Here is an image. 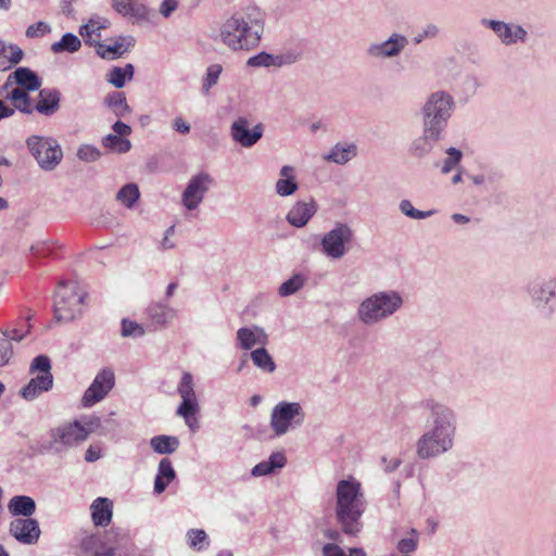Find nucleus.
Returning <instances> with one entry per match:
<instances>
[{
  "instance_id": "nucleus-1",
  "label": "nucleus",
  "mask_w": 556,
  "mask_h": 556,
  "mask_svg": "<svg viewBox=\"0 0 556 556\" xmlns=\"http://www.w3.org/2000/svg\"><path fill=\"white\" fill-rule=\"evenodd\" d=\"M419 407L428 413L429 426L416 442L417 456L430 459L451 451L457 431L454 409L432 397L422 400Z\"/></svg>"
},
{
  "instance_id": "nucleus-2",
  "label": "nucleus",
  "mask_w": 556,
  "mask_h": 556,
  "mask_svg": "<svg viewBox=\"0 0 556 556\" xmlns=\"http://www.w3.org/2000/svg\"><path fill=\"white\" fill-rule=\"evenodd\" d=\"M266 17V12L255 3L235 11L220 24V42L232 52L256 49L264 35Z\"/></svg>"
},
{
  "instance_id": "nucleus-3",
  "label": "nucleus",
  "mask_w": 556,
  "mask_h": 556,
  "mask_svg": "<svg viewBox=\"0 0 556 556\" xmlns=\"http://www.w3.org/2000/svg\"><path fill=\"white\" fill-rule=\"evenodd\" d=\"M336 497V516L342 531L348 535H357L363 528L361 518L366 509L361 483L353 478L340 480Z\"/></svg>"
},
{
  "instance_id": "nucleus-4",
  "label": "nucleus",
  "mask_w": 556,
  "mask_h": 556,
  "mask_svg": "<svg viewBox=\"0 0 556 556\" xmlns=\"http://www.w3.org/2000/svg\"><path fill=\"white\" fill-rule=\"evenodd\" d=\"M403 304L404 299L399 291L375 292L361 302L357 307V318L366 326L377 325L392 317Z\"/></svg>"
},
{
  "instance_id": "nucleus-5",
  "label": "nucleus",
  "mask_w": 556,
  "mask_h": 556,
  "mask_svg": "<svg viewBox=\"0 0 556 556\" xmlns=\"http://www.w3.org/2000/svg\"><path fill=\"white\" fill-rule=\"evenodd\" d=\"M454 111L453 97L446 91H435L426 100L422 109V128L443 136Z\"/></svg>"
},
{
  "instance_id": "nucleus-6",
  "label": "nucleus",
  "mask_w": 556,
  "mask_h": 556,
  "mask_svg": "<svg viewBox=\"0 0 556 556\" xmlns=\"http://www.w3.org/2000/svg\"><path fill=\"white\" fill-rule=\"evenodd\" d=\"M85 441L86 432L77 421L64 422L49 430L47 439L40 444V452L63 456Z\"/></svg>"
},
{
  "instance_id": "nucleus-7",
  "label": "nucleus",
  "mask_w": 556,
  "mask_h": 556,
  "mask_svg": "<svg viewBox=\"0 0 556 556\" xmlns=\"http://www.w3.org/2000/svg\"><path fill=\"white\" fill-rule=\"evenodd\" d=\"M90 556H139L130 539L119 530L111 529L103 539L90 536L84 541Z\"/></svg>"
},
{
  "instance_id": "nucleus-8",
  "label": "nucleus",
  "mask_w": 556,
  "mask_h": 556,
  "mask_svg": "<svg viewBox=\"0 0 556 556\" xmlns=\"http://www.w3.org/2000/svg\"><path fill=\"white\" fill-rule=\"evenodd\" d=\"M194 388L193 376L189 372H184L176 389L180 397V403L176 408V415L184 419L186 426L192 433L200 430L201 417V405Z\"/></svg>"
},
{
  "instance_id": "nucleus-9",
  "label": "nucleus",
  "mask_w": 556,
  "mask_h": 556,
  "mask_svg": "<svg viewBox=\"0 0 556 556\" xmlns=\"http://www.w3.org/2000/svg\"><path fill=\"white\" fill-rule=\"evenodd\" d=\"M215 186L214 177L206 172H199L190 177L180 199L188 220L198 218L201 203Z\"/></svg>"
},
{
  "instance_id": "nucleus-10",
  "label": "nucleus",
  "mask_w": 556,
  "mask_h": 556,
  "mask_svg": "<svg viewBox=\"0 0 556 556\" xmlns=\"http://www.w3.org/2000/svg\"><path fill=\"white\" fill-rule=\"evenodd\" d=\"M85 295L76 282H61L54 298V317L59 321H71L80 316Z\"/></svg>"
},
{
  "instance_id": "nucleus-11",
  "label": "nucleus",
  "mask_w": 556,
  "mask_h": 556,
  "mask_svg": "<svg viewBox=\"0 0 556 556\" xmlns=\"http://www.w3.org/2000/svg\"><path fill=\"white\" fill-rule=\"evenodd\" d=\"M526 292L536 312L551 317L556 311V274L529 281Z\"/></svg>"
},
{
  "instance_id": "nucleus-12",
  "label": "nucleus",
  "mask_w": 556,
  "mask_h": 556,
  "mask_svg": "<svg viewBox=\"0 0 556 556\" xmlns=\"http://www.w3.org/2000/svg\"><path fill=\"white\" fill-rule=\"evenodd\" d=\"M26 146L42 170L51 172L62 162L63 151L52 137L30 136Z\"/></svg>"
},
{
  "instance_id": "nucleus-13",
  "label": "nucleus",
  "mask_w": 556,
  "mask_h": 556,
  "mask_svg": "<svg viewBox=\"0 0 556 556\" xmlns=\"http://www.w3.org/2000/svg\"><path fill=\"white\" fill-rule=\"evenodd\" d=\"M29 372L38 375L20 391L21 396L26 401H34L42 393L48 392L53 387V376L51 374V362L46 355L36 356L29 367Z\"/></svg>"
},
{
  "instance_id": "nucleus-14",
  "label": "nucleus",
  "mask_w": 556,
  "mask_h": 556,
  "mask_svg": "<svg viewBox=\"0 0 556 556\" xmlns=\"http://www.w3.org/2000/svg\"><path fill=\"white\" fill-rule=\"evenodd\" d=\"M305 419V413L299 402L281 401L270 413V428L277 437L286 434L291 429L300 427Z\"/></svg>"
},
{
  "instance_id": "nucleus-15",
  "label": "nucleus",
  "mask_w": 556,
  "mask_h": 556,
  "mask_svg": "<svg viewBox=\"0 0 556 556\" xmlns=\"http://www.w3.org/2000/svg\"><path fill=\"white\" fill-rule=\"evenodd\" d=\"M408 38L400 33H392L383 41L370 42L365 49V55L370 61H383L399 58L406 49Z\"/></svg>"
},
{
  "instance_id": "nucleus-16",
  "label": "nucleus",
  "mask_w": 556,
  "mask_h": 556,
  "mask_svg": "<svg viewBox=\"0 0 556 556\" xmlns=\"http://www.w3.org/2000/svg\"><path fill=\"white\" fill-rule=\"evenodd\" d=\"M353 239V230L346 224H337L333 229L326 232L321 239V251L323 253L332 258H342L348 249L346 243H350Z\"/></svg>"
},
{
  "instance_id": "nucleus-17",
  "label": "nucleus",
  "mask_w": 556,
  "mask_h": 556,
  "mask_svg": "<svg viewBox=\"0 0 556 556\" xmlns=\"http://www.w3.org/2000/svg\"><path fill=\"white\" fill-rule=\"evenodd\" d=\"M115 375L111 368L101 369L94 377L91 384L84 392L81 406L89 408L101 402L114 388Z\"/></svg>"
},
{
  "instance_id": "nucleus-18",
  "label": "nucleus",
  "mask_w": 556,
  "mask_h": 556,
  "mask_svg": "<svg viewBox=\"0 0 556 556\" xmlns=\"http://www.w3.org/2000/svg\"><path fill=\"white\" fill-rule=\"evenodd\" d=\"M480 23L482 26L491 29L504 46L523 43L528 39V31L519 24L485 17Z\"/></svg>"
},
{
  "instance_id": "nucleus-19",
  "label": "nucleus",
  "mask_w": 556,
  "mask_h": 556,
  "mask_svg": "<svg viewBox=\"0 0 556 556\" xmlns=\"http://www.w3.org/2000/svg\"><path fill=\"white\" fill-rule=\"evenodd\" d=\"M174 292V282L168 283L166 288V298L154 301L147 307L148 328L150 330H161L167 327L173 318V308L169 296Z\"/></svg>"
},
{
  "instance_id": "nucleus-20",
  "label": "nucleus",
  "mask_w": 556,
  "mask_h": 556,
  "mask_svg": "<svg viewBox=\"0 0 556 556\" xmlns=\"http://www.w3.org/2000/svg\"><path fill=\"white\" fill-rule=\"evenodd\" d=\"M249 126L250 123L245 117H239L230 127L232 140L243 148L253 147L263 136L262 124H257L252 129H250Z\"/></svg>"
},
{
  "instance_id": "nucleus-21",
  "label": "nucleus",
  "mask_w": 556,
  "mask_h": 556,
  "mask_svg": "<svg viewBox=\"0 0 556 556\" xmlns=\"http://www.w3.org/2000/svg\"><path fill=\"white\" fill-rule=\"evenodd\" d=\"M9 530L13 538L26 545L37 543L40 536L39 523L31 518H16L12 520Z\"/></svg>"
},
{
  "instance_id": "nucleus-22",
  "label": "nucleus",
  "mask_w": 556,
  "mask_h": 556,
  "mask_svg": "<svg viewBox=\"0 0 556 556\" xmlns=\"http://www.w3.org/2000/svg\"><path fill=\"white\" fill-rule=\"evenodd\" d=\"M13 86L27 91H36L40 88L41 81L38 75L30 68L17 67L7 77L2 90H8Z\"/></svg>"
},
{
  "instance_id": "nucleus-23",
  "label": "nucleus",
  "mask_w": 556,
  "mask_h": 556,
  "mask_svg": "<svg viewBox=\"0 0 556 556\" xmlns=\"http://www.w3.org/2000/svg\"><path fill=\"white\" fill-rule=\"evenodd\" d=\"M237 346L241 350L249 351L255 345L265 346L268 341V334L262 327H242L236 333Z\"/></svg>"
},
{
  "instance_id": "nucleus-24",
  "label": "nucleus",
  "mask_w": 556,
  "mask_h": 556,
  "mask_svg": "<svg viewBox=\"0 0 556 556\" xmlns=\"http://www.w3.org/2000/svg\"><path fill=\"white\" fill-rule=\"evenodd\" d=\"M317 212V203L314 199L296 202L288 212L287 220L290 225L302 228Z\"/></svg>"
},
{
  "instance_id": "nucleus-25",
  "label": "nucleus",
  "mask_w": 556,
  "mask_h": 556,
  "mask_svg": "<svg viewBox=\"0 0 556 556\" xmlns=\"http://www.w3.org/2000/svg\"><path fill=\"white\" fill-rule=\"evenodd\" d=\"M443 136L432 132L428 128H422V135L413 140L409 146V154L414 157H425L433 149L434 144L442 139Z\"/></svg>"
},
{
  "instance_id": "nucleus-26",
  "label": "nucleus",
  "mask_w": 556,
  "mask_h": 556,
  "mask_svg": "<svg viewBox=\"0 0 556 556\" xmlns=\"http://www.w3.org/2000/svg\"><path fill=\"white\" fill-rule=\"evenodd\" d=\"M60 100L61 92L58 89H41L35 109L42 115L51 116L59 110Z\"/></svg>"
},
{
  "instance_id": "nucleus-27",
  "label": "nucleus",
  "mask_w": 556,
  "mask_h": 556,
  "mask_svg": "<svg viewBox=\"0 0 556 556\" xmlns=\"http://www.w3.org/2000/svg\"><path fill=\"white\" fill-rule=\"evenodd\" d=\"M112 502L106 497H98L90 506L91 518L94 526L105 527L112 520Z\"/></svg>"
},
{
  "instance_id": "nucleus-28",
  "label": "nucleus",
  "mask_w": 556,
  "mask_h": 556,
  "mask_svg": "<svg viewBox=\"0 0 556 556\" xmlns=\"http://www.w3.org/2000/svg\"><path fill=\"white\" fill-rule=\"evenodd\" d=\"M24 58V51L14 43L0 41V71L4 72L16 64Z\"/></svg>"
},
{
  "instance_id": "nucleus-29",
  "label": "nucleus",
  "mask_w": 556,
  "mask_h": 556,
  "mask_svg": "<svg viewBox=\"0 0 556 556\" xmlns=\"http://www.w3.org/2000/svg\"><path fill=\"white\" fill-rule=\"evenodd\" d=\"M295 59L285 55H274L262 51L248 59L247 65L251 67H281L285 64L293 63Z\"/></svg>"
},
{
  "instance_id": "nucleus-30",
  "label": "nucleus",
  "mask_w": 556,
  "mask_h": 556,
  "mask_svg": "<svg viewBox=\"0 0 556 556\" xmlns=\"http://www.w3.org/2000/svg\"><path fill=\"white\" fill-rule=\"evenodd\" d=\"M275 188L280 197H289L298 190L299 185L295 180L294 167L285 165L280 168V178L276 181Z\"/></svg>"
},
{
  "instance_id": "nucleus-31",
  "label": "nucleus",
  "mask_w": 556,
  "mask_h": 556,
  "mask_svg": "<svg viewBox=\"0 0 556 556\" xmlns=\"http://www.w3.org/2000/svg\"><path fill=\"white\" fill-rule=\"evenodd\" d=\"M287 463L286 455L281 452H275L271 453V455L268 457V459L263 460L255 465L252 470L251 475L253 477H263L268 476L273 473L276 469H280L285 467Z\"/></svg>"
},
{
  "instance_id": "nucleus-32",
  "label": "nucleus",
  "mask_w": 556,
  "mask_h": 556,
  "mask_svg": "<svg viewBox=\"0 0 556 556\" xmlns=\"http://www.w3.org/2000/svg\"><path fill=\"white\" fill-rule=\"evenodd\" d=\"M8 509L13 516L29 518L36 510V503L30 496L16 495L10 500Z\"/></svg>"
},
{
  "instance_id": "nucleus-33",
  "label": "nucleus",
  "mask_w": 556,
  "mask_h": 556,
  "mask_svg": "<svg viewBox=\"0 0 556 556\" xmlns=\"http://www.w3.org/2000/svg\"><path fill=\"white\" fill-rule=\"evenodd\" d=\"M357 148L354 143L342 144L337 143L329 153L325 156L326 161L333 162L339 165L346 164L350 160L356 156Z\"/></svg>"
},
{
  "instance_id": "nucleus-34",
  "label": "nucleus",
  "mask_w": 556,
  "mask_h": 556,
  "mask_svg": "<svg viewBox=\"0 0 556 556\" xmlns=\"http://www.w3.org/2000/svg\"><path fill=\"white\" fill-rule=\"evenodd\" d=\"M3 91L5 92V98L13 102V109L26 114L33 112V106L30 104V98L27 90L13 86Z\"/></svg>"
},
{
  "instance_id": "nucleus-35",
  "label": "nucleus",
  "mask_w": 556,
  "mask_h": 556,
  "mask_svg": "<svg viewBox=\"0 0 556 556\" xmlns=\"http://www.w3.org/2000/svg\"><path fill=\"white\" fill-rule=\"evenodd\" d=\"M250 357L254 366H256L263 372L273 374L277 368L273 356L265 349V346H260L251 351Z\"/></svg>"
},
{
  "instance_id": "nucleus-36",
  "label": "nucleus",
  "mask_w": 556,
  "mask_h": 556,
  "mask_svg": "<svg viewBox=\"0 0 556 556\" xmlns=\"http://www.w3.org/2000/svg\"><path fill=\"white\" fill-rule=\"evenodd\" d=\"M135 45L132 37H124L117 40L114 45H99L98 51L102 58L114 59L121 56L125 51Z\"/></svg>"
},
{
  "instance_id": "nucleus-37",
  "label": "nucleus",
  "mask_w": 556,
  "mask_h": 556,
  "mask_svg": "<svg viewBox=\"0 0 556 556\" xmlns=\"http://www.w3.org/2000/svg\"><path fill=\"white\" fill-rule=\"evenodd\" d=\"M174 479V468L168 458H163L159 464V473L154 481V492L161 494L167 484Z\"/></svg>"
},
{
  "instance_id": "nucleus-38",
  "label": "nucleus",
  "mask_w": 556,
  "mask_h": 556,
  "mask_svg": "<svg viewBox=\"0 0 556 556\" xmlns=\"http://www.w3.org/2000/svg\"><path fill=\"white\" fill-rule=\"evenodd\" d=\"M116 201L124 207L131 210L140 198V191L136 184L124 185L116 193Z\"/></svg>"
},
{
  "instance_id": "nucleus-39",
  "label": "nucleus",
  "mask_w": 556,
  "mask_h": 556,
  "mask_svg": "<svg viewBox=\"0 0 556 556\" xmlns=\"http://www.w3.org/2000/svg\"><path fill=\"white\" fill-rule=\"evenodd\" d=\"M105 23V20H90L87 24L80 27L79 34L87 43H98L101 38V30L106 27Z\"/></svg>"
},
{
  "instance_id": "nucleus-40",
  "label": "nucleus",
  "mask_w": 556,
  "mask_h": 556,
  "mask_svg": "<svg viewBox=\"0 0 556 556\" xmlns=\"http://www.w3.org/2000/svg\"><path fill=\"white\" fill-rule=\"evenodd\" d=\"M80 39L72 33H66L62 36V38L59 41L52 43L50 49L55 54L64 52L74 53L77 52L80 49Z\"/></svg>"
},
{
  "instance_id": "nucleus-41",
  "label": "nucleus",
  "mask_w": 556,
  "mask_h": 556,
  "mask_svg": "<svg viewBox=\"0 0 556 556\" xmlns=\"http://www.w3.org/2000/svg\"><path fill=\"white\" fill-rule=\"evenodd\" d=\"M135 70L132 64H126L124 67L115 66L106 75V80L115 88H122L127 80L134 76Z\"/></svg>"
},
{
  "instance_id": "nucleus-42",
  "label": "nucleus",
  "mask_w": 556,
  "mask_h": 556,
  "mask_svg": "<svg viewBox=\"0 0 556 556\" xmlns=\"http://www.w3.org/2000/svg\"><path fill=\"white\" fill-rule=\"evenodd\" d=\"M104 104L108 105L118 117H123L130 112V108L127 104L124 92L109 93L104 98Z\"/></svg>"
},
{
  "instance_id": "nucleus-43",
  "label": "nucleus",
  "mask_w": 556,
  "mask_h": 556,
  "mask_svg": "<svg viewBox=\"0 0 556 556\" xmlns=\"http://www.w3.org/2000/svg\"><path fill=\"white\" fill-rule=\"evenodd\" d=\"M406 538L401 539L396 544V549L402 555L390 554V556H410L418 547L419 532L412 528Z\"/></svg>"
},
{
  "instance_id": "nucleus-44",
  "label": "nucleus",
  "mask_w": 556,
  "mask_h": 556,
  "mask_svg": "<svg viewBox=\"0 0 556 556\" xmlns=\"http://www.w3.org/2000/svg\"><path fill=\"white\" fill-rule=\"evenodd\" d=\"M186 538L188 546L195 552L205 551L210 546V538L202 529H190Z\"/></svg>"
},
{
  "instance_id": "nucleus-45",
  "label": "nucleus",
  "mask_w": 556,
  "mask_h": 556,
  "mask_svg": "<svg viewBox=\"0 0 556 556\" xmlns=\"http://www.w3.org/2000/svg\"><path fill=\"white\" fill-rule=\"evenodd\" d=\"M306 278L301 274H294L291 278L282 282L278 289L280 296L286 298L296 293L305 285Z\"/></svg>"
},
{
  "instance_id": "nucleus-46",
  "label": "nucleus",
  "mask_w": 556,
  "mask_h": 556,
  "mask_svg": "<svg viewBox=\"0 0 556 556\" xmlns=\"http://www.w3.org/2000/svg\"><path fill=\"white\" fill-rule=\"evenodd\" d=\"M102 146L110 151L126 153L130 150L131 143L128 139L115 134H109L102 139Z\"/></svg>"
},
{
  "instance_id": "nucleus-47",
  "label": "nucleus",
  "mask_w": 556,
  "mask_h": 556,
  "mask_svg": "<svg viewBox=\"0 0 556 556\" xmlns=\"http://www.w3.org/2000/svg\"><path fill=\"white\" fill-rule=\"evenodd\" d=\"M400 211L407 217L413 219H425L433 215L434 211H420L413 206L409 200H402L400 202Z\"/></svg>"
},
{
  "instance_id": "nucleus-48",
  "label": "nucleus",
  "mask_w": 556,
  "mask_h": 556,
  "mask_svg": "<svg viewBox=\"0 0 556 556\" xmlns=\"http://www.w3.org/2000/svg\"><path fill=\"white\" fill-rule=\"evenodd\" d=\"M128 17L132 18L134 23L137 24L149 23L151 21V11L146 4L134 2Z\"/></svg>"
},
{
  "instance_id": "nucleus-49",
  "label": "nucleus",
  "mask_w": 556,
  "mask_h": 556,
  "mask_svg": "<svg viewBox=\"0 0 556 556\" xmlns=\"http://www.w3.org/2000/svg\"><path fill=\"white\" fill-rule=\"evenodd\" d=\"M76 155L80 161L91 163L98 161L102 153L92 144H81L77 149Z\"/></svg>"
},
{
  "instance_id": "nucleus-50",
  "label": "nucleus",
  "mask_w": 556,
  "mask_h": 556,
  "mask_svg": "<svg viewBox=\"0 0 556 556\" xmlns=\"http://www.w3.org/2000/svg\"><path fill=\"white\" fill-rule=\"evenodd\" d=\"M146 333V330L141 324L129 319L122 320V336L123 337H131L139 338Z\"/></svg>"
},
{
  "instance_id": "nucleus-51",
  "label": "nucleus",
  "mask_w": 556,
  "mask_h": 556,
  "mask_svg": "<svg viewBox=\"0 0 556 556\" xmlns=\"http://www.w3.org/2000/svg\"><path fill=\"white\" fill-rule=\"evenodd\" d=\"M220 73L222 66L219 64H212L207 67L202 86L204 92H207L214 85L217 84Z\"/></svg>"
},
{
  "instance_id": "nucleus-52",
  "label": "nucleus",
  "mask_w": 556,
  "mask_h": 556,
  "mask_svg": "<svg viewBox=\"0 0 556 556\" xmlns=\"http://www.w3.org/2000/svg\"><path fill=\"white\" fill-rule=\"evenodd\" d=\"M151 446L159 454H167L172 452V437L156 435L151 439Z\"/></svg>"
},
{
  "instance_id": "nucleus-53",
  "label": "nucleus",
  "mask_w": 556,
  "mask_h": 556,
  "mask_svg": "<svg viewBox=\"0 0 556 556\" xmlns=\"http://www.w3.org/2000/svg\"><path fill=\"white\" fill-rule=\"evenodd\" d=\"M446 153L447 157L444 160L442 165L443 174H447L453 170L454 167L460 162L463 155L462 152L456 148H448Z\"/></svg>"
},
{
  "instance_id": "nucleus-54",
  "label": "nucleus",
  "mask_w": 556,
  "mask_h": 556,
  "mask_svg": "<svg viewBox=\"0 0 556 556\" xmlns=\"http://www.w3.org/2000/svg\"><path fill=\"white\" fill-rule=\"evenodd\" d=\"M24 324H25V329H23V328L2 329L1 330L2 336H3L2 338H5L10 342L11 341H15V342L22 341L30 330V325L27 321H24Z\"/></svg>"
},
{
  "instance_id": "nucleus-55",
  "label": "nucleus",
  "mask_w": 556,
  "mask_h": 556,
  "mask_svg": "<svg viewBox=\"0 0 556 556\" xmlns=\"http://www.w3.org/2000/svg\"><path fill=\"white\" fill-rule=\"evenodd\" d=\"M76 421L78 424V427L84 432H86V440L101 425V420H100V418L98 416H87V417H84L80 420H76Z\"/></svg>"
},
{
  "instance_id": "nucleus-56",
  "label": "nucleus",
  "mask_w": 556,
  "mask_h": 556,
  "mask_svg": "<svg viewBox=\"0 0 556 556\" xmlns=\"http://www.w3.org/2000/svg\"><path fill=\"white\" fill-rule=\"evenodd\" d=\"M51 27L46 22H37L27 27L25 35L28 38H40L50 33Z\"/></svg>"
},
{
  "instance_id": "nucleus-57",
  "label": "nucleus",
  "mask_w": 556,
  "mask_h": 556,
  "mask_svg": "<svg viewBox=\"0 0 556 556\" xmlns=\"http://www.w3.org/2000/svg\"><path fill=\"white\" fill-rule=\"evenodd\" d=\"M13 356V348L9 340L0 338V367L7 365Z\"/></svg>"
},
{
  "instance_id": "nucleus-58",
  "label": "nucleus",
  "mask_w": 556,
  "mask_h": 556,
  "mask_svg": "<svg viewBox=\"0 0 556 556\" xmlns=\"http://www.w3.org/2000/svg\"><path fill=\"white\" fill-rule=\"evenodd\" d=\"M30 252L37 257H46L52 253V244L49 241H38L30 247Z\"/></svg>"
},
{
  "instance_id": "nucleus-59",
  "label": "nucleus",
  "mask_w": 556,
  "mask_h": 556,
  "mask_svg": "<svg viewBox=\"0 0 556 556\" xmlns=\"http://www.w3.org/2000/svg\"><path fill=\"white\" fill-rule=\"evenodd\" d=\"M131 0H112L114 10L123 16H129L130 9L132 7Z\"/></svg>"
},
{
  "instance_id": "nucleus-60",
  "label": "nucleus",
  "mask_w": 556,
  "mask_h": 556,
  "mask_svg": "<svg viewBox=\"0 0 556 556\" xmlns=\"http://www.w3.org/2000/svg\"><path fill=\"white\" fill-rule=\"evenodd\" d=\"M324 556H346L344 551L337 544L327 543L323 547Z\"/></svg>"
},
{
  "instance_id": "nucleus-61",
  "label": "nucleus",
  "mask_w": 556,
  "mask_h": 556,
  "mask_svg": "<svg viewBox=\"0 0 556 556\" xmlns=\"http://www.w3.org/2000/svg\"><path fill=\"white\" fill-rule=\"evenodd\" d=\"M173 233H174V225L169 226L167 228V230L165 231L164 238L160 242L161 250H169L174 247V243L172 241Z\"/></svg>"
},
{
  "instance_id": "nucleus-62",
  "label": "nucleus",
  "mask_w": 556,
  "mask_h": 556,
  "mask_svg": "<svg viewBox=\"0 0 556 556\" xmlns=\"http://www.w3.org/2000/svg\"><path fill=\"white\" fill-rule=\"evenodd\" d=\"M113 130L115 132V135L124 138L126 136H129L131 134V128L130 126H128L127 124L121 122V121H117L114 125H113Z\"/></svg>"
},
{
  "instance_id": "nucleus-63",
  "label": "nucleus",
  "mask_w": 556,
  "mask_h": 556,
  "mask_svg": "<svg viewBox=\"0 0 556 556\" xmlns=\"http://www.w3.org/2000/svg\"><path fill=\"white\" fill-rule=\"evenodd\" d=\"M381 463L383 466V470L386 472H392L399 468V466L401 465V459L400 458L388 459L387 457H382Z\"/></svg>"
},
{
  "instance_id": "nucleus-64",
  "label": "nucleus",
  "mask_w": 556,
  "mask_h": 556,
  "mask_svg": "<svg viewBox=\"0 0 556 556\" xmlns=\"http://www.w3.org/2000/svg\"><path fill=\"white\" fill-rule=\"evenodd\" d=\"M101 457V450L97 446L90 445L85 454V460L88 463H92L98 460Z\"/></svg>"
}]
</instances>
